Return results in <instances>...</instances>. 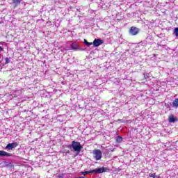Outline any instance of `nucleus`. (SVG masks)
Returning <instances> with one entry per match:
<instances>
[{
	"label": "nucleus",
	"mask_w": 178,
	"mask_h": 178,
	"mask_svg": "<svg viewBox=\"0 0 178 178\" xmlns=\"http://www.w3.org/2000/svg\"><path fill=\"white\" fill-rule=\"evenodd\" d=\"M71 147L76 152H80V151H81V149H83V146H81V144H80L79 142L76 141H72Z\"/></svg>",
	"instance_id": "f257e3e1"
},
{
	"label": "nucleus",
	"mask_w": 178,
	"mask_h": 178,
	"mask_svg": "<svg viewBox=\"0 0 178 178\" xmlns=\"http://www.w3.org/2000/svg\"><path fill=\"white\" fill-rule=\"evenodd\" d=\"M91 172L92 173H95V175L98 173L101 174V173H104V172H109V168L102 167V168H96L95 170H92Z\"/></svg>",
	"instance_id": "f03ea898"
},
{
	"label": "nucleus",
	"mask_w": 178,
	"mask_h": 178,
	"mask_svg": "<svg viewBox=\"0 0 178 178\" xmlns=\"http://www.w3.org/2000/svg\"><path fill=\"white\" fill-rule=\"evenodd\" d=\"M93 154L96 159V161H99L101 158H102V152H101L99 149H95L93 150Z\"/></svg>",
	"instance_id": "7ed1b4c3"
},
{
	"label": "nucleus",
	"mask_w": 178,
	"mask_h": 178,
	"mask_svg": "<svg viewBox=\"0 0 178 178\" xmlns=\"http://www.w3.org/2000/svg\"><path fill=\"white\" fill-rule=\"evenodd\" d=\"M138 33H140V29L136 26H131L129 29V34H131V35H137Z\"/></svg>",
	"instance_id": "20e7f679"
},
{
	"label": "nucleus",
	"mask_w": 178,
	"mask_h": 178,
	"mask_svg": "<svg viewBox=\"0 0 178 178\" xmlns=\"http://www.w3.org/2000/svg\"><path fill=\"white\" fill-rule=\"evenodd\" d=\"M18 145H19V143H17V142H15L13 143L8 144L6 148L7 149H13V148H16V147H17Z\"/></svg>",
	"instance_id": "39448f33"
},
{
	"label": "nucleus",
	"mask_w": 178,
	"mask_h": 178,
	"mask_svg": "<svg viewBox=\"0 0 178 178\" xmlns=\"http://www.w3.org/2000/svg\"><path fill=\"white\" fill-rule=\"evenodd\" d=\"M104 42V40L101 39H95L93 40V45L94 47H99V45H102V43Z\"/></svg>",
	"instance_id": "423d86ee"
},
{
	"label": "nucleus",
	"mask_w": 178,
	"mask_h": 178,
	"mask_svg": "<svg viewBox=\"0 0 178 178\" xmlns=\"http://www.w3.org/2000/svg\"><path fill=\"white\" fill-rule=\"evenodd\" d=\"M23 0H12V4L15 5V8H17Z\"/></svg>",
	"instance_id": "0eeeda50"
},
{
	"label": "nucleus",
	"mask_w": 178,
	"mask_h": 178,
	"mask_svg": "<svg viewBox=\"0 0 178 178\" xmlns=\"http://www.w3.org/2000/svg\"><path fill=\"white\" fill-rule=\"evenodd\" d=\"M0 156H12V154L3 150H0Z\"/></svg>",
	"instance_id": "6e6552de"
},
{
	"label": "nucleus",
	"mask_w": 178,
	"mask_h": 178,
	"mask_svg": "<svg viewBox=\"0 0 178 178\" xmlns=\"http://www.w3.org/2000/svg\"><path fill=\"white\" fill-rule=\"evenodd\" d=\"M72 49H80V46L76 43H72L71 44Z\"/></svg>",
	"instance_id": "1a4fd4ad"
},
{
	"label": "nucleus",
	"mask_w": 178,
	"mask_h": 178,
	"mask_svg": "<svg viewBox=\"0 0 178 178\" xmlns=\"http://www.w3.org/2000/svg\"><path fill=\"white\" fill-rule=\"evenodd\" d=\"M172 106L174 108H178V98L175 99L173 102H172Z\"/></svg>",
	"instance_id": "9d476101"
},
{
	"label": "nucleus",
	"mask_w": 178,
	"mask_h": 178,
	"mask_svg": "<svg viewBox=\"0 0 178 178\" xmlns=\"http://www.w3.org/2000/svg\"><path fill=\"white\" fill-rule=\"evenodd\" d=\"M168 122H170V123H175V122H176V119L173 115L170 116L168 118Z\"/></svg>",
	"instance_id": "9b49d317"
},
{
	"label": "nucleus",
	"mask_w": 178,
	"mask_h": 178,
	"mask_svg": "<svg viewBox=\"0 0 178 178\" xmlns=\"http://www.w3.org/2000/svg\"><path fill=\"white\" fill-rule=\"evenodd\" d=\"M84 42L85 45H87L88 47H90V45H93L92 42H89L86 39H84V42Z\"/></svg>",
	"instance_id": "f8f14e48"
},
{
	"label": "nucleus",
	"mask_w": 178,
	"mask_h": 178,
	"mask_svg": "<svg viewBox=\"0 0 178 178\" xmlns=\"http://www.w3.org/2000/svg\"><path fill=\"white\" fill-rule=\"evenodd\" d=\"M122 141H123V138L122 136H118L116 138L117 143H122Z\"/></svg>",
	"instance_id": "ddd939ff"
},
{
	"label": "nucleus",
	"mask_w": 178,
	"mask_h": 178,
	"mask_svg": "<svg viewBox=\"0 0 178 178\" xmlns=\"http://www.w3.org/2000/svg\"><path fill=\"white\" fill-rule=\"evenodd\" d=\"M89 173H92V172L90 171H84V172H81V175H83V176H86V175H88Z\"/></svg>",
	"instance_id": "4468645a"
},
{
	"label": "nucleus",
	"mask_w": 178,
	"mask_h": 178,
	"mask_svg": "<svg viewBox=\"0 0 178 178\" xmlns=\"http://www.w3.org/2000/svg\"><path fill=\"white\" fill-rule=\"evenodd\" d=\"M174 33L175 34V37H178V27L175 29Z\"/></svg>",
	"instance_id": "2eb2a0df"
},
{
	"label": "nucleus",
	"mask_w": 178,
	"mask_h": 178,
	"mask_svg": "<svg viewBox=\"0 0 178 178\" xmlns=\"http://www.w3.org/2000/svg\"><path fill=\"white\" fill-rule=\"evenodd\" d=\"M5 61H6V64L7 65L8 63H10V60L9 59V58L6 57L5 58Z\"/></svg>",
	"instance_id": "dca6fc26"
},
{
	"label": "nucleus",
	"mask_w": 178,
	"mask_h": 178,
	"mask_svg": "<svg viewBox=\"0 0 178 178\" xmlns=\"http://www.w3.org/2000/svg\"><path fill=\"white\" fill-rule=\"evenodd\" d=\"M155 173H154V174H149V177H152V178H154V177L155 176Z\"/></svg>",
	"instance_id": "f3484780"
},
{
	"label": "nucleus",
	"mask_w": 178,
	"mask_h": 178,
	"mask_svg": "<svg viewBox=\"0 0 178 178\" xmlns=\"http://www.w3.org/2000/svg\"><path fill=\"white\" fill-rule=\"evenodd\" d=\"M153 178H161V177L160 176H156V175H154V177Z\"/></svg>",
	"instance_id": "a211bd4d"
},
{
	"label": "nucleus",
	"mask_w": 178,
	"mask_h": 178,
	"mask_svg": "<svg viewBox=\"0 0 178 178\" xmlns=\"http://www.w3.org/2000/svg\"><path fill=\"white\" fill-rule=\"evenodd\" d=\"M0 51H3V48L0 46Z\"/></svg>",
	"instance_id": "6ab92c4d"
},
{
	"label": "nucleus",
	"mask_w": 178,
	"mask_h": 178,
	"mask_svg": "<svg viewBox=\"0 0 178 178\" xmlns=\"http://www.w3.org/2000/svg\"><path fill=\"white\" fill-rule=\"evenodd\" d=\"M58 177H62V176L61 175H58Z\"/></svg>",
	"instance_id": "aec40b11"
}]
</instances>
